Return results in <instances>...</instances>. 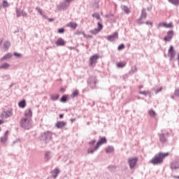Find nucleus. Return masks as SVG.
Returning <instances> with one entry per match:
<instances>
[{"mask_svg":"<svg viewBox=\"0 0 179 179\" xmlns=\"http://www.w3.org/2000/svg\"><path fill=\"white\" fill-rule=\"evenodd\" d=\"M147 15H148V14H146V10H142L141 15V20H142V19H146Z\"/></svg>","mask_w":179,"mask_h":179,"instance_id":"obj_24","label":"nucleus"},{"mask_svg":"<svg viewBox=\"0 0 179 179\" xmlns=\"http://www.w3.org/2000/svg\"><path fill=\"white\" fill-rule=\"evenodd\" d=\"M1 124H3V120H0V125H1Z\"/></svg>","mask_w":179,"mask_h":179,"instance_id":"obj_52","label":"nucleus"},{"mask_svg":"<svg viewBox=\"0 0 179 179\" xmlns=\"http://www.w3.org/2000/svg\"><path fill=\"white\" fill-rule=\"evenodd\" d=\"M66 27H71V29H73L75 30V29H76V27H78V24L76 22H69L66 24Z\"/></svg>","mask_w":179,"mask_h":179,"instance_id":"obj_14","label":"nucleus"},{"mask_svg":"<svg viewBox=\"0 0 179 179\" xmlns=\"http://www.w3.org/2000/svg\"><path fill=\"white\" fill-rule=\"evenodd\" d=\"M92 17H95V19H97V20H100V14L94 13L92 15Z\"/></svg>","mask_w":179,"mask_h":179,"instance_id":"obj_34","label":"nucleus"},{"mask_svg":"<svg viewBox=\"0 0 179 179\" xmlns=\"http://www.w3.org/2000/svg\"><path fill=\"white\" fill-rule=\"evenodd\" d=\"M4 114H5V118H8V117H12L13 112H12V110H7V111H4Z\"/></svg>","mask_w":179,"mask_h":179,"instance_id":"obj_19","label":"nucleus"},{"mask_svg":"<svg viewBox=\"0 0 179 179\" xmlns=\"http://www.w3.org/2000/svg\"><path fill=\"white\" fill-rule=\"evenodd\" d=\"M69 6V3H63L61 4V8H62V9H66V8H68Z\"/></svg>","mask_w":179,"mask_h":179,"instance_id":"obj_30","label":"nucleus"},{"mask_svg":"<svg viewBox=\"0 0 179 179\" xmlns=\"http://www.w3.org/2000/svg\"><path fill=\"white\" fill-rule=\"evenodd\" d=\"M122 9L124 12V13H127V15L129 13H131V10H129V8L126 6H122Z\"/></svg>","mask_w":179,"mask_h":179,"instance_id":"obj_20","label":"nucleus"},{"mask_svg":"<svg viewBox=\"0 0 179 179\" xmlns=\"http://www.w3.org/2000/svg\"><path fill=\"white\" fill-rule=\"evenodd\" d=\"M106 153H113L114 148L113 147H108L105 148Z\"/></svg>","mask_w":179,"mask_h":179,"instance_id":"obj_27","label":"nucleus"},{"mask_svg":"<svg viewBox=\"0 0 179 179\" xmlns=\"http://www.w3.org/2000/svg\"><path fill=\"white\" fill-rule=\"evenodd\" d=\"M20 125L25 129H30L31 128V119L22 117L20 120Z\"/></svg>","mask_w":179,"mask_h":179,"instance_id":"obj_2","label":"nucleus"},{"mask_svg":"<svg viewBox=\"0 0 179 179\" xmlns=\"http://www.w3.org/2000/svg\"><path fill=\"white\" fill-rule=\"evenodd\" d=\"M127 65V62H120L119 63H117V68H124Z\"/></svg>","mask_w":179,"mask_h":179,"instance_id":"obj_25","label":"nucleus"},{"mask_svg":"<svg viewBox=\"0 0 179 179\" xmlns=\"http://www.w3.org/2000/svg\"><path fill=\"white\" fill-rule=\"evenodd\" d=\"M66 125V122L64 121L57 122L56 124L57 128H62V127H65Z\"/></svg>","mask_w":179,"mask_h":179,"instance_id":"obj_15","label":"nucleus"},{"mask_svg":"<svg viewBox=\"0 0 179 179\" xmlns=\"http://www.w3.org/2000/svg\"><path fill=\"white\" fill-rule=\"evenodd\" d=\"M146 24H152V22H147Z\"/></svg>","mask_w":179,"mask_h":179,"instance_id":"obj_54","label":"nucleus"},{"mask_svg":"<svg viewBox=\"0 0 179 179\" xmlns=\"http://www.w3.org/2000/svg\"><path fill=\"white\" fill-rule=\"evenodd\" d=\"M59 118H64V115L63 114H60L59 115Z\"/></svg>","mask_w":179,"mask_h":179,"instance_id":"obj_51","label":"nucleus"},{"mask_svg":"<svg viewBox=\"0 0 179 179\" xmlns=\"http://www.w3.org/2000/svg\"><path fill=\"white\" fill-rule=\"evenodd\" d=\"M51 158V154L50 152H47L45 155V159L46 160V162H48V160H50V159Z\"/></svg>","mask_w":179,"mask_h":179,"instance_id":"obj_29","label":"nucleus"},{"mask_svg":"<svg viewBox=\"0 0 179 179\" xmlns=\"http://www.w3.org/2000/svg\"><path fill=\"white\" fill-rule=\"evenodd\" d=\"M14 55L15 57H22V55L17 52H14Z\"/></svg>","mask_w":179,"mask_h":179,"instance_id":"obj_45","label":"nucleus"},{"mask_svg":"<svg viewBox=\"0 0 179 179\" xmlns=\"http://www.w3.org/2000/svg\"><path fill=\"white\" fill-rule=\"evenodd\" d=\"M94 152H96V150H94V148H89L87 150V153H94Z\"/></svg>","mask_w":179,"mask_h":179,"instance_id":"obj_43","label":"nucleus"},{"mask_svg":"<svg viewBox=\"0 0 179 179\" xmlns=\"http://www.w3.org/2000/svg\"><path fill=\"white\" fill-rule=\"evenodd\" d=\"M25 117H31L33 115V113L31 112V109H27L24 113Z\"/></svg>","mask_w":179,"mask_h":179,"instance_id":"obj_18","label":"nucleus"},{"mask_svg":"<svg viewBox=\"0 0 179 179\" xmlns=\"http://www.w3.org/2000/svg\"><path fill=\"white\" fill-rule=\"evenodd\" d=\"M140 94H143L144 96H148V94H150V92L149 91H144V92H140Z\"/></svg>","mask_w":179,"mask_h":179,"instance_id":"obj_36","label":"nucleus"},{"mask_svg":"<svg viewBox=\"0 0 179 179\" xmlns=\"http://www.w3.org/2000/svg\"><path fill=\"white\" fill-rule=\"evenodd\" d=\"M9 66H10V64H9L8 63H3L0 66V69H8V68H9Z\"/></svg>","mask_w":179,"mask_h":179,"instance_id":"obj_22","label":"nucleus"},{"mask_svg":"<svg viewBox=\"0 0 179 179\" xmlns=\"http://www.w3.org/2000/svg\"><path fill=\"white\" fill-rule=\"evenodd\" d=\"M79 96V90H76L73 91L71 94V97H78Z\"/></svg>","mask_w":179,"mask_h":179,"instance_id":"obj_28","label":"nucleus"},{"mask_svg":"<svg viewBox=\"0 0 179 179\" xmlns=\"http://www.w3.org/2000/svg\"><path fill=\"white\" fill-rule=\"evenodd\" d=\"M9 58H12V54L8 53L1 58V61H5V59H9Z\"/></svg>","mask_w":179,"mask_h":179,"instance_id":"obj_21","label":"nucleus"},{"mask_svg":"<svg viewBox=\"0 0 179 179\" xmlns=\"http://www.w3.org/2000/svg\"><path fill=\"white\" fill-rule=\"evenodd\" d=\"M159 141L162 143H166V142H167V139L166 138V136H164V134L159 135Z\"/></svg>","mask_w":179,"mask_h":179,"instance_id":"obj_17","label":"nucleus"},{"mask_svg":"<svg viewBox=\"0 0 179 179\" xmlns=\"http://www.w3.org/2000/svg\"><path fill=\"white\" fill-rule=\"evenodd\" d=\"M104 143H107V139H106V137H100L99 141L96 143V145L94 147V150H97L99 148H100L101 145H104Z\"/></svg>","mask_w":179,"mask_h":179,"instance_id":"obj_3","label":"nucleus"},{"mask_svg":"<svg viewBox=\"0 0 179 179\" xmlns=\"http://www.w3.org/2000/svg\"><path fill=\"white\" fill-rule=\"evenodd\" d=\"M170 154L169 152L163 153L159 152L158 155H155L151 160L150 163L152 164H162L163 163V159L167 157Z\"/></svg>","mask_w":179,"mask_h":179,"instance_id":"obj_1","label":"nucleus"},{"mask_svg":"<svg viewBox=\"0 0 179 179\" xmlns=\"http://www.w3.org/2000/svg\"><path fill=\"white\" fill-rule=\"evenodd\" d=\"M174 33L173 31H169L167 32V35L164 37V41H170L173 38Z\"/></svg>","mask_w":179,"mask_h":179,"instance_id":"obj_8","label":"nucleus"},{"mask_svg":"<svg viewBox=\"0 0 179 179\" xmlns=\"http://www.w3.org/2000/svg\"><path fill=\"white\" fill-rule=\"evenodd\" d=\"M166 27V29H170V28H172L173 27V23H169V24H166L165 22H162V23H160L159 24V27Z\"/></svg>","mask_w":179,"mask_h":179,"instance_id":"obj_13","label":"nucleus"},{"mask_svg":"<svg viewBox=\"0 0 179 179\" xmlns=\"http://www.w3.org/2000/svg\"><path fill=\"white\" fill-rule=\"evenodd\" d=\"M66 99H67L66 95H63L61 99V101H62L63 103H65V101H66Z\"/></svg>","mask_w":179,"mask_h":179,"instance_id":"obj_39","label":"nucleus"},{"mask_svg":"<svg viewBox=\"0 0 179 179\" xmlns=\"http://www.w3.org/2000/svg\"><path fill=\"white\" fill-rule=\"evenodd\" d=\"M65 90H65L64 88H61L60 90H59V92H60L61 93H64Z\"/></svg>","mask_w":179,"mask_h":179,"instance_id":"obj_48","label":"nucleus"},{"mask_svg":"<svg viewBox=\"0 0 179 179\" xmlns=\"http://www.w3.org/2000/svg\"><path fill=\"white\" fill-rule=\"evenodd\" d=\"M138 162V158L134 157V158H130L129 159L128 163L130 169H134L135 166H136V162Z\"/></svg>","mask_w":179,"mask_h":179,"instance_id":"obj_4","label":"nucleus"},{"mask_svg":"<svg viewBox=\"0 0 179 179\" xmlns=\"http://www.w3.org/2000/svg\"><path fill=\"white\" fill-rule=\"evenodd\" d=\"M69 2H72V0H65L66 3H69Z\"/></svg>","mask_w":179,"mask_h":179,"instance_id":"obj_49","label":"nucleus"},{"mask_svg":"<svg viewBox=\"0 0 179 179\" xmlns=\"http://www.w3.org/2000/svg\"><path fill=\"white\" fill-rule=\"evenodd\" d=\"M122 1H125V0H122Z\"/></svg>","mask_w":179,"mask_h":179,"instance_id":"obj_59","label":"nucleus"},{"mask_svg":"<svg viewBox=\"0 0 179 179\" xmlns=\"http://www.w3.org/2000/svg\"><path fill=\"white\" fill-rule=\"evenodd\" d=\"M42 137L43 138V139H45V142H48L49 141H51L52 138V134L50 132H46L45 133Z\"/></svg>","mask_w":179,"mask_h":179,"instance_id":"obj_7","label":"nucleus"},{"mask_svg":"<svg viewBox=\"0 0 179 179\" xmlns=\"http://www.w3.org/2000/svg\"><path fill=\"white\" fill-rule=\"evenodd\" d=\"M161 90H162V88H161L159 90H158V91L157 92V93H159V92H161Z\"/></svg>","mask_w":179,"mask_h":179,"instance_id":"obj_56","label":"nucleus"},{"mask_svg":"<svg viewBox=\"0 0 179 179\" xmlns=\"http://www.w3.org/2000/svg\"><path fill=\"white\" fill-rule=\"evenodd\" d=\"M55 44L58 47L64 46V45H65V41L64 39H62V38H59L57 39V41H56Z\"/></svg>","mask_w":179,"mask_h":179,"instance_id":"obj_11","label":"nucleus"},{"mask_svg":"<svg viewBox=\"0 0 179 179\" xmlns=\"http://www.w3.org/2000/svg\"><path fill=\"white\" fill-rule=\"evenodd\" d=\"M108 41H114L116 38H118V33L115 32L113 35L106 37Z\"/></svg>","mask_w":179,"mask_h":179,"instance_id":"obj_9","label":"nucleus"},{"mask_svg":"<svg viewBox=\"0 0 179 179\" xmlns=\"http://www.w3.org/2000/svg\"><path fill=\"white\" fill-rule=\"evenodd\" d=\"M176 55V51H174V48L173 45H171L168 50V56L171 59H173Z\"/></svg>","mask_w":179,"mask_h":179,"instance_id":"obj_6","label":"nucleus"},{"mask_svg":"<svg viewBox=\"0 0 179 179\" xmlns=\"http://www.w3.org/2000/svg\"><path fill=\"white\" fill-rule=\"evenodd\" d=\"M178 63H179V55L178 56Z\"/></svg>","mask_w":179,"mask_h":179,"instance_id":"obj_57","label":"nucleus"},{"mask_svg":"<svg viewBox=\"0 0 179 179\" xmlns=\"http://www.w3.org/2000/svg\"><path fill=\"white\" fill-rule=\"evenodd\" d=\"M171 167L172 170L176 169H179V159L174 160L172 162Z\"/></svg>","mask_w":179,"mask_h":179,"instance_id":"obj_10","label":"nucleus"},{"mask_svg":"<svg viewBox=\"0 0 179 179\" xmlns=\"http://www.w3.org/2000/svg\"><path fill=\"white\" fill-rule=\"evenodd\" d=\"M83 33H85V32H83V31H82L77 30V31L74 33V34H76V36H80V34H83Z\"/></svg>","mask_w":179,"mask_h":179,"instance_id":"obj_38","label":"nucleus"},{"mask_svg":"<svg viewBox=\"0 0 179 179\" xmlns=\"http://www.w3.org/2000/svg\"><path fill=\"white\" fill-rule=\"evenodd\" d=\"M94 143H96V141L92 140V141H91V142L90 143V145H94Z\"/></svg>","mask_w":179,"mask_h":179,"instance_id":"obj_47","label":"nucleus"},{"mask_svg":"<svg viewBox=\"0 0 179 179\" xmlns=\"http://www.w3.org/2000/svg\"><path fill=\"white\" fill-rule=\"evenodd\" d=\"M36 10H37V12H38V13H40V15H43V10H41V8H40V7H36Z\"/></svg>","mask_w":179,"mask_h":179,"instance_id":"obj_37","label":"nucleus"},{"mask_svg":"<svg viewBox=\"0 0 179 179\" xmlns=\"http://www.w3.org/2000/svg\"><path fill=\"white\" fill-rule=\"evenodd\" d=\"M64 28H60L58 29V33L61 34V33H64Z\"/></svg>","mask_w":179,"mask_h":179,"instance_id":"obj_44","label":"nucleus"},{"mask_svg":"<svg viewBox=\"0 0 179 179\" xmlns=\"http://www.w3.org/2000/svg\"><path fill=\"white\" fill-rule=\"evenodd\" d=\"M8 134H9V131H6L5 132V135H8Z\"/></svg>","mask_w":179,"mask_h":179,"instance_id":"obj_53","label":"nucleus"},{"mask_svg":"<svg viewBox=\"0 0 179 179\" xmlns=\"http://www.w3.org/2000/svg\"><path fill=\"white\" fill-rule=\"evenodd\" d=\"M48 20H49V22H54V19L53 18H49Z\"/></svg>","mask_w":179,"mask_h":179,"instance_id":"obj_50","label":"nucleus"},{"mask_svg":"<svg viewBox=\"0 0 179 179\" xmlns=\"http://www.w3.org/2000/svg\"><path fill=\"white\" fill-rule=\"evenodd\" d=\"M170 3L172 5H175V6H178L179 5V0H168Z\"/></svg>","mask_w":179,"mask_h":179,"instance_id":"obj_23","label":"nucleus"},{"mask_svg":"<svg viewBox=\"0 0 179 179\" xmlns=\"http://www.w3.org/2000/svg\"><path fill=\"white\" fill-rule=\"evenodd\" d=\"M0 9H1V6H0Z\"/></svg>","mask_w":179,"mask_h":179,"instance_id":"obj_58","label":"nucleus"},{"mask_svg":"<svg viewBox=\"0 0 179 179\" xmlns=\"http://www.w3.org/2000/svg\"><path fill=\"white\" fill-rule=\"evenodd\" d=\"M99 55H94L90 58V66H93L94 64H96L97 60L99 59Z\"/></svg>","mask_w":179,"mask_h":179,"instance_id":"obj_5","label":"nucleus"},{"mask_svg":"<svg viewBox=\"0 0 179 179\" xmlns=\"http://www.w3.org/2000/svg\"><path fill=\"white\" fill-rule=\"evenodd\" d=\"M50 99L52 101H56L57 99H59V94H53L50 95Z\"/></svg>","mask_w":179,"mask_h":179,"instance_id":"obj_16","label":"nucleus"},{"mask_svg":"<svg viewBox=\"0 0 179 179\" xmlns=\"http://www.w3.org/2000/svg\"><path fill=\"white\" fill-rule=\"evenodd\" d=\"M102 29H103V24H101V23L100 22H98V30H99L100 31Z\"/></svg>","mask_w":179,"mask_h":179,"instance_id":"obj_41","label":"nucleus"},{"mask_svg":"<svg viewBox=\"0 0 179 179\" xmlns=\"http://www.w3.org/2000/svg\"><path fill=\"white\" fill-rule=\"evenodd\" d=\"M124 48H125V45H124V44H120L117 47V50L119 51H121V50H124Z\"/></svg>","mask_w":179,"mask_h":179,"instance_id":"obj_35","label":"nucleus"},{"mask_svg":"<svg viewBox=\"0 0 179 179\" xmlns=\"http://www.w3.org/2000/svg\"><path fill=\"white\" fill-rule=\"evenodd\" d=\"M173 178H178L179 179V176H173Z\"/></svg>","mask_w":179,"mask_h":179,"instance_id":"obj_55","label":"nucleus"},{"mask_svg":"<svg viewBox=\"0 0 179 179\" xmlns=\"http://www.w3.org/2000/svg\"><path fill=\"white\" fill-rule=\"evenodd\" d=\"M3 8H8V6H9V4L8 3V1H3Z\"/></svg>","mask_w":179,"mask_h":179,"instance_id":"obj_40","label":"nucleus"},{"mask_svg":"<svg viewBox=\"0 0 179 179\" xmlns=\"http://www.w3.org/2000/svg\"><path fill=\"white\" fill-rule=\"evenodd\" d=\"M149 115H150V117H156V112L150 110H149Z\"/></svg>","mask_w":179,"mask_h":179,"instance_id":"obj_33","label":"nucleus"},{"mask_svg":"<svg viewBox=\"0 0 179 179\" xmlns=\"http://www.w3.org/2000/svg\"><path fill=\"white\" fill-rule=\"evenodd\" d=\"M83 36L85 37V38H92V36L90 35H87L85 33H83Z\"/></svg>","mask_w":179,"mask_h":179,"instance_id":"obj_42","label":"nucleus"},{"mask_svg":"<svg viewBox=\"0 0 179 179\" xmlns=\"http://www.w3.org/2000/svg\"><path fill=\"white\" fill-rule=\"evenodd\" d=\"M9 47H10V43L9 41L5 42V43H4V48L8 50L9 48Z\"/></svg>","mask_w":179,"mask_h":179,"instance_id":"obj_32","label":"nucleus"},{"mask_svg":"<svg viewBox=\"0 0 179 179\" xmlns=\"http://www.w3.org/2000/svg\"><path fill=\"white\" fill-rule=\"evenodd\" d=\"M60 171L58 169H55L53 171H51L52 177L53 178H57L58 177V175L59 174Z\"/></svg>","mask_w":179,"mask_h":179,"instance_id":"obj_12","label":"nucleus"},{"mask_svg":"<svg viewBox=\"0 0 179 179\" xmlns=\"http://www.w3.org/2000/svg\"><path fill=\"white\" fill-rule=\"evenodd\" d=\"M100 31L98 29H94L90 31V33H92V34H97V33H99Z\"/></svg>","mask_w":179,"mask_h":179,"instance_id":"obj_31","label":"nucleus"},{"mask_svg":"<svg viewBox=\"0 0 179 179\" xmlns=\"http://www.w3.org/2000/svg\"><path fill=\"white\" fill-rule=\"evenodd\" d=\"M19 107H20V108H24V107H26V101L23 100L22 101H20L18 103Z\"/></svg>","mask_w":179,"mask_h":179,"instance_id":"obj_26","label":"nucleus"},{"mask_svg":"<svg viewBox=\"0 0 179 179\" xmlns=\"http://www.w3.org/2000/svg\"><path fill=\"white\" fill-rule=\"evenodd\" d=\"M1 118H5V112L1 114L0 115Z\"/></svg>","mask_w":179,"mask_h":179,"instance_id":"obj_46","label":"nucleus"}]
</instances>
